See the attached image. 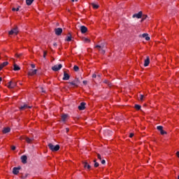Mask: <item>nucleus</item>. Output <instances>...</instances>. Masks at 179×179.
I'll list each match as a JSON object with an SVG mask.
<instances>
[{
  "label": "nucleus",
  "instance_id": "1",
  "mask_svg": "<svg viewBox=\"0 0 179 179\" xmlns=\"http://www.w3.org/2000/svg\"><path fill=\"white\" fill-rule=\"evenodd\" d=\"M48 146L52 152H58L59 150V145H54L52 143H49Z\"/></svg>",
  "mask_w": 179,
  "mask_h": 179
},
{
  "label": "nucleus",
  "instance_id": "2",
  "mask_svg": "<svg viewBox=\"0 0 179 179\" xmlns=\"http://www.w3.org/2000/svg\"><path fill=\"white\" fill-rule=\"evenodd\" d=\"M95 48H98V50L101 52V54H106V45H104V44L96 45L95 46Z\"/></svg>",
  "mask_w": 179,
  "mask_h": 179
},
{
  "label": "nucleus",
  "instance_id": "3",
  "mask_svg": "<svg viewBox=\"0 0 179 179\" xmlns=\"http://www.w3.org/2000/svg\"><path fill=\"white\" fill-rule=\"evenodd\" d=\"M70 86H73L74 87H78L79 85H80V80L79 78H76L75 80H73L71 82L69 83Z\"/></svg>",
  "mask_w": 179,
  "mask_h": 179
},
{
  "label": "nucleus",
  "instance_id": "4",
  "mask_svg": "<svg viewBox=\"0 0 179 179\" xmlns=\"http://www.w3.org/2000/svg\"><path fill=\"white\" fill-rule=\"evenodd\" d=\"M62 68V64L55 65L52 67V70L55 72H58Z\"/></svg>",
  "mask_w": 179,
  "mask_h": 179
},
{
  "label": "nucleus",
  "instance_id": "5",
  "mask_svg": "<svg viewBox=\"0 0 179 179\" xmlns=\"http://www.w3.org/2000/svg\"><path fill=\"white\" fill-rule=\"evenodd\" d=\"M19 33V29H17V27H15L14 29H11L9 32L8 34L12 35V34H17Z\"/></svg>",
  "mask_w": 179,
  "mask_h": 179
},
{
  "label": "nucleus",
  "instance_id": "6",
  "mask_svg": "<svg viewBox=\"0 0 179 179\" xmlns=\"http://www.w3.org/2000/svg\"><path fill=\"white\" fill-rule=\"evenodd\" d=\"M16 86H17L16 82H15V81H10L8 83V87L9 89H13L14 87H16Z\"/></svg>",
  "mask_w": 179,
  "mask_h": 179
},
{
  "label": "nucleus",
  "instance_id": "7",
  "mask_svg": "<svg viewBox=\"0 0 179 179\" xmlns=\"http://www.w3.org/2000/svg\"><path fill=\"white\" fill-rule=\"evenodd\" d=\"M20 169H22V167L20 166L14 167L13 169V173L15 174V176H17V174H19V170H20Z\"/></svg>",
  "mask_w": 179,
  "mask_h": 179
},
{
  "label": "nucleus",
  "instance_id": "8",
  "mask_svg": "<svg viewBox=\"0 0 179 179\" xmlns=\"http://www.w3.org/2000/svg\"><path fill=\"white\" fill-rule=\"evenodd\" d=\"M55 33L56 36H61V34H62V28L55 29Z\"/></svg>",
  "mask_w": 179,
  "mask_h": 179
},
{
  "label": "nucleus",
  "instance_id": "9",
  "mask_svg": "<svg viewBox=\"0 0 179 179\" xmlns=\"http://www.w3.org/2000/svg\"><path fill=\"white\" fill-rule=\"evenodd\" d=\"M86 103L85 102H81L80 106H78V110H80V111L85 110V108H86Z\"/></svg>",
  "mask_w": 179,
  "mask_h": 179
},
{
  "label": "nucleus",
  "instance_id": "10",
  "mask_svg": "<svg viewBox=\"0 0 179 179\" xmlns=\"http://www.w3.org/2000/svg\"><path fill=\"white\" fill-rule=\"evenodd\" d=\"M142 11L138 12V13H136L134 15H133L132 17L135 18L136 17L137 19H141V17H142Z\"/></svg>",
  "mask_w": 179,
  "mask_h": 179
},
{
  "label": "nucleus",
  "instance_id": "11",
  "mask_svg": "<svg viewBox=\"0 0 179 179\" xmlns=\"http://www.w3.org/2000/svg\"><path fill=\"white\" fill-rule=\"evenodd\" d=\"M70 78H71V76H69V74H68L66 71H64L63 80H69Z\"/></svg>",
  "mask_w": 179,
  "mask_h": 179
},
{
  "label": "nucleus",
  "instance_id": "12",
  "mask_svg": "<svg viewBox=\"0 0 179 179\" xmlns=\"http://www.w3.org/2000/svg\"><path fill=\"white\" fill-rule=\"evenodd\" d=\"M80 31L82 33V34H85V33H86L87 31V27H86L85 26H81L80 27Z\"/></svg>",
  "mask_w": 179,
  "mask_h": 179
},
{
  "label": "nucleus",
  "instance_id": "13",
  "mask_svg": "<svg viewBox=\"0 0 179 179\" xmlns=\"http://www.w3.org/2000/svg\"><path fill=\"white\" fill-rule=\"evenodd\" d=\"M149 64H150V59L149 58V56H148L144 61V66H149Z\"/></svg>",
  "mask_w": 179,
  "mask_h": 179
},
{
  "label": "nucleus",
  "instance_id": "14",
  "mask_svg": "<svg viewBox=\"0 0 179 179\" xmlns=\"http://www.w3.org/2000/svg\"><path fill=\"white\" fill-rule=\"evenodd\" d=\"M21 160H22V163H23V164H26V163H27V156L22 155L21 157Z\"/></svg>",
  "mask_w": 179,
  "mask_h": 179
},
{
  "label": "nucleus",
  "instance_id": "15",
  "mask_svg": "<svg viewBox=\"0 0 179 179\" xmlns=\"http://www.w3.org/2000/svg\"><path fill=\"white\" fill-rule=\"evenodd\" d=\"M9 65V62H4L2 64H0V71H2L3 68H5V66Z\"/></svg>",
  "mask_w": 179,
  "mask_h": 179
},
{
  "label": "nucleus",
  "instance_id": "16",
  "mask_svg": "<svg viewBox=\"0 0 179 179\" xmlns=\"http://www.w3.org/2000/svg\"><path fill=\"white\" fill-rule=\"evenodd\" d=\"M36 73H37V69L29 71V73H28V75L29 76H33L36 75Z\"/></svg>",
  "mask_w": 179,
  "mask_h": 179
},
{
  "label": "nucleus",
  "instance_id": "17",
  "mask_svg": "<svg viewBox=\"0 0 179 179\" xmlns=\"http://www.w3.org/2000/svg\"><path fill=\"white\" fill-rule=\"evenodd\" d=\"M26 108H31V106H29L27 104H24L20 107V110H26Z\"/></svg>",
  "mask_w": 179,
  "mask_h": 179
},
{
  "label": "nucleus",
  "instance_id": "18",
  "mask_svg": "<svg viewBox=\"0 0 179 179\" xmlns=\"http://www.w3.org/2000/svg\"><path fill=\"white\" fill-rule=\"evenodd\" d=\"M141 36L146 40V41H149V40H150V37L148 36V34H143Z\"/></svg>",
  "mask_w": 179,
  "mask_h": 179
},
{
  "label": "nucleus",
  "instance_id": "19",
  "mask_svg": "<svg viewBox=\"0 0 179 179\" xmlns=\"http://www.w3.org/2000/svg\"><path fill=\"white\" fill-rule=\"evenodd\" d=\"M2 132L3 134H8V132H10V129L9 127H5Z\"/></svg>",
  "mask_w": 179,
  "mask_h": 179
},
{
  "label": "nucleus",
  "instance_id": "20",
  "mask_svg": "<svg viewBox=\"0 0 179 179\" xmlns=\"http://www.w3.org/2000/svg\"><path fill=\"white\" fill-rule=\"evenodd\" d=\"M13 66V71H20V66H17V64H14Z\"/></svg>",
  "mask_w": 179,
  "mask_h": 179
},
{
  "label": "nucleus",
  "instance_id": "21",
  "mask_svg": "<svg viewBox=\"0 0 179 179\" xmlns=\"http://www.w3.org/2000/svg\"><path fill=\"white\" fill-rule=\"evenodd\" d=\"M83 166L85 169L87 168L88 170H90L91 166L87 162H83Z\"/></svg>",
  "mask_w": 179,
  "mask_h": 179
},
{
  "label": "nucleus",
  "instance_id": "22",
  "mask_svg": "<svg viewBox=\"0 0 179 179\" xmlns=\"http://www.w3.org/2000/svg\"><path fill=\"white\" fill-rule=\"evenodd\" d=\"M66 118H68V115L64 114L62 115V121H63L64 122L66 121Z\"/></svg>",
  "mask_w": 179,
  "mask_h": 179
},
{
  "label": "nucleus",
  "instance_id": "23",
  "mask_svg": "<svg viewBox=\"0 0 179 179\" xmlns=\"http://www.w3.org/2000/svg\"><path fill=\"white\" fill-rule=\"evenodd\" d=\"M24 139V140L26 141V142H27L28 143H31V142H33V138H29V137H25Z\"/></svg>",
  "mask_w": 179,
  "mask_h": 179
},
{
  "label": "nucleus",
  "instance_id": "24",
  "mask_svg": "<svg viewBox=\"0 0 179 179\" xmlns=\"http://www.w3.org/2000/svg\"><path fill=\"white\" fill-rule=\"evenodd\" d=\"M33 2H34V0H26V3L28 6H30Z\"/></svg>",
  "mask_w": 179,
  "mask_h": 179
},
{
  "label": "nucleus",
  "instance_id": "25",
  "mask_svg": "<svg viewBox=\"0 0 179 179\" xmlns=\"http://www.w3.org/2000/svg\"><path fill=\"white\" fill-rule=\"evenodd\" d=\"M66 41H72V35H71L70 33L69 34V36H67Z\"/></svg>",
  "mask_w": 179,
  "mask_h": 179
},
{
  "label": "nucleus",
  "instance_id": "26",
  "mask_svg": "<svg viewBox=\"0 0 179 179\" xmlns=\"http://www.w3.org/2000/svg\"><path fill=\"white\" fill-rule=\"evenodd\" d=\"M83 41H84V43H90V39L87 38H83Z\"/></svg>",
  "mask_w": 179,
  "mask_h": 179
},
{
  "label": "nucleus",
  "instance_id": "27",
  "mask_svg": "<svg viewBox=\"0 0 179 179\" xmlns=\"http://www.w3.org/2000/svg\"><path fill=\"white\" fill-rule=\"evenodd\" d=\"M92 6L94 8V9H98V8H99V5H97L94 3H92Z\"/></svg>",
  "mask_w": 179,
  "mask_h": 179
},
{
  "label": "nucleus",
  "instance_id": "28",
  "mask_svg": "<svg viewBox=\"0 0 179 179\" xmlns=\"http://www.w3.org/2000/svg\"><path fill=\"white\" fill-rule=\"evenodd\" d=\"M157 129L160 132L161 131L163 130V126H157Z\"/></svg>",
  "mask_w": 179,
  "mask_h": 179
},
{
  "label": "nucleus",
  "instance_id": "29",
  "mask_svg": "<svg viewBox=\"0 0 179 179\" xmlns=\"http://www.w3.org/2000/svg\"><path fill=\"white\" fill-rule=\"evenodd\" d=\"M145 19H148V15H143L141 22H143V20H145Z\"/></svg>",
  "mask_w": 179,
  "mask_h": 179
},
{
  "label": "nucleus",
  "instance_id": "30",
  "mask_svg": "<svg viewBox=\"0 0 179 179\" xmlns=\"http://www.w3.org/2000/svg\"><path fill=\"white\" fill-rule=\"evenodd\" d=\"M160 134H161V135H166V134H167V132L166 131H165L164 130H161L160 131Z\"/></svg>",
  "mask_w": 179,
  "mask_h": 179
},
{
  "label": "nucleus",
  "instance_id": "31",
  "mask_svg": "<svg viewBox=\"0 0 179 179\" xmlns=\"http://www.w3.org/2000/svg\"><path fill=\"white\" fill-rule=\"evenodd\" d=\"M73 69H74L75 72H78V71H79V66H74Z\"/></svg>",
  "mask_w": 179,
  "mask_h": 179
},
{
  "label": "nucleus",
  "instance_id": "32",
  "mask_svg": "<svg viewBox=\"0 0 179 179\" xmlns=\"http://www.w3.org/2000/svg\"><path fill=\"white\" fill-rule=\"evenodd\" d=\"M134 107L136 110H141V105H137V104H136Z\"/></svg>",
  "mask_w": 179,
  "mask_h": 179
},
{
  "label": "nucleus",
  "instance_id": "33",
  "mask_svg": "<svg viewBox=\"0 0 179 179\" xmlns=\"http://www.w3.org/2000/svg\"><path fill=\"white\" fill-rule=\"evenodd\" d=\"M20 8V6H18L17 8H12V10H13V12H15V10H16L17 12H19Z\"/></svg>",
  "mask_w": 179,
  "mask_h": 179
},
{
  "label": "nucleus",
  "instance_id": "34",
  "mask_svg": "<svg viewBox=\"0 0 179 179\" xmlns=\"http://www.w3.org/2000/svg\"><path fill=\"white\" fill-rule=\"evenodd\" d=\"M94 167H99V164L98 162H96V160H94Z\"/></svg>",
  "mask_w": 179,
  "mask_h": 179
},
{
  "label": "nucleus",
  "instance_id": "35",
  "mask_svg": "<svg viewBox=\"0 0 179 179\" xmlns=\"http://www.w3.org/2000/svg\"><path fill=\"white\" fill-rule=\"evenodd\" d=\"M143 97H144L143 94H141L140 95V100H141V101H142V100H143Z\"/></svg>",
  "mask_w": 179,
  "mask_h": 179
},
{
  "label": "nucleus",
  "instance_id": "36",
  "mask_svg": "<svg viewBox=\"0 0 179 179\" xmlns=\"http://www.w3.org/2000/svg\"><path fill=\"white\" fill-rule=\"evenodd\" d=\"M11 149H12V150H16V146L12 145Z\"/></svg>",
  "mask_w": 179,
  "mask_h": 179
},
{
  "label": "nucleus",
  "instance_id": "37",
  "mask_svg": "<svg viewBox=\"0 0 179 179\" xmlns=\"http://www.w3.org/2000/svg\"><path fill=\"white\" fill-rule=\"evenodd\" d=\"M101 164H106V160L105 159L101 160Z\"/></svg>",
  "mask_w": 179,
  "mask_h": 179
},
{
  "label": "nucleus",
  "instance_id": "38",
  "mask_svg": "<svg viewBox=\"0 0 179 179\" xmlns=\"http://www.w3.org/2000/svg\"><path fill=\"white\" fill-rule=\"evenodd\" d=\"M46 55H47V51H44L43 52V58H45Z\"/></svg>",
  "mask_w": 179,
  "mask_h": 179
},
{
  "label": "nucleus",
  "instance_id": "39",
  "mask_svg": "<svg viewBox=\"0 0 179 179\" xmlns=\"http://www.w3.org/2000/svg\"><path fill=\"white\" fill-rule=\"evenodd\" d=\"M97 157L99 160H101V155L100 154H97Z\"/></svg>",
  "mask_w": 179,
  "mask_h": 179
},
{
  "label": "nucleus",
  "instance_id": "40",
  "mask_svg": "<svg viewBox=\"0 0 179 179\" xmlns=\"http://www.w3.org/2000/svg\"><path fill=\"white\" fill-rule=\"evenodd\" d=\"M106 132H107V133L109 134L110 135H111V134H112L111 131H109V130L106 131H105V134H106Z\"/></svg>",
  "mask_w": 179,
  "mask_h": 179
},
{
  "label": "nucleus",
  "instance_id": "41",
  "mask_svg": "<svg viewBox=\"0 0 179 179\" xmlns=\"http://www.w3.org/2000/svg\"><path fill=\"white\" fill-rule=\"evenodd\" d=\"M129 138H134V133H131L129 134Z\"/></svg>",
  "mask_w": 179,
  "mask_h": 179
},
{
  "label": "nucleus",
  "instance_id": "42",
  "mask_svg": "<svg viewBox=\"0 0 179 179\" xmlns=\"http://www.w3.org/2000/svg\"><path fill=\"white\" fill-rule=\"evenodd\" d=\"M15 56L17 57V58H20V57L22 56V55H17V54H16Z\"/></svg>",
  "mask_w": 179,
  "mask_h": 179
},
{
  "label": "nucleus",
  "instance_id": "43",
  "mask_svg": "<svg viewBox=\"0 0 179 179\" xmlns=\"http://www.w3.org/2000/svg\"><path fill=\"white\" fill-rule=\"evenodd\" d=\"M83 83L84 85H87V81L84 80V81L83 82Z\"/></svg>",
  "mask_w": 179,
  "mask_h": 179
},
{
  "label": "nucleus",
  "instance_id": "44",
  "mask_svg": "<svg viewBox=\"0 0 179 179\" xmlns=\"http://www.w3.org/2000/svg\"><path fill=\"white\" fill-rule=\"evenodd\" d=\"M41 92L42 93H45V91H44V90L43 89V87H41Z\"/></svg>",
  "mask_w": 179,
  "mask_h": 179
},
{
  "label": "nucleus",
  "instance_id": "45",
  "mask_svg": "<svg viewBox=\"0 0 179 179\" xmlns=\"http://www.w3.org/2000/svg\"><path fill=\"white\" fill-rule=\"evenodd\" d=\"M31 68H33V69L36 68V65H35V64H31Z\"/></svg>",
  "mask_w": 179,
  "mask_h": 179
},
{
  "label": "nucleus",
  "instance_id": "46",
  "mask_svg": "<svg viewBox=\"0 0 179 179\" xmlns=\"http://www.w3.org/2000/svg\"><path fill=\"white\" fill-rule=\"evenodd\" d=\"M96 76H96V74H93V75H92V78H96Z\"/></svg>",
  "mask_w": 179,
  "mask_h": 179
},
{
  "label": "nucleus",
  "instance_id": "47",
  "mask_svg": "<svg viewBox=\"0 0 179 179\" xmlns=\"http://www.w3.org/2000/svg\"><path fill=\"white\" fill-rule=\"evenodd\" d=\"M78 0H71L72 2H78Z\"/></svg>",
  "mask_w": 179,
  "mask_h": 179
},
{
  "label": "nucleus",
  "instance_id": "48",
  "mask_svg": "<svg viewBox=\"0 0 179 179\" xmlns=\"http://www.w3.org/2000/svg\"><path fill=\"white\" fill-rule=\"evenodd\" d=\"M54 47H57V43H53Z\"/></svg>",
  "mask_w": 179,
  "mask_h": 179
},
{
  "label": "nucleus",
  "instance_id": "49",
  "mask_svg": "<svg viewBox=\"0 0 179 179\" xmlns=\"http://www.w3.org/2000/svg\"><path fill=\"white\" fill-rule=\"evenodd\" d=\"M66 132H69V129L66 128Z\"/></svg>",
  "mask_w": 179,
  "mask_h": 179
},
{
  "label": "nucleus",
  "instance_id": "50",
  "mask_svg": "<svg viewBox=\"0 0 179 179\" xmlns=\"http://www.w3.org/2000/svg\"><path fill=\"white\" fill-rule=\"evenodd\" d=\"M27 176H29V174H26L25 177H27Z\"/></svg>",
  "mask_w": 179,
  "mask_h": 179
},
{
  "label": "nucleus",
  "instance_id": "51",
  "mask_svg": "<svg viewBox=\"0 0 179 179\" xmlns=\"http://www.w3.org/2000/svg\"><path fill=\"white\" fill-rule=\"evenodd\" d=\"M178 179H179V176H178Z\"/></svg>",
  "mask_w": 179,
  "mask_h": 179
},
{
  "label": "nucleus",
  "instance_id": "52",
  "mask_svg": "<svg viewBox=\"0 0 179 179\" xmlns=\"http://www.w3.org/2000/svg\"><path fill=\"white\" fill-rule=\"evenodd\" d=\"M20 1H23V0H20Z\"/></svg>",
  "mask_w": 179,
  "mask_h": 179
}]
</instances>
